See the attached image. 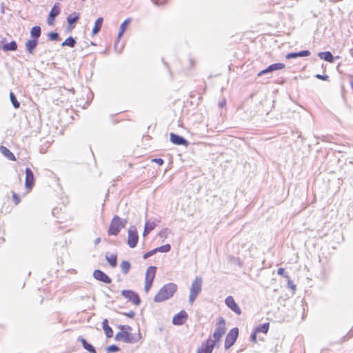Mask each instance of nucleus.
<instances>
[{"label":"nucleus","mask_w":353,"mask_h":353,"mask_svg":"<svg viewBox=\"0 0 353 353\" xmlns=\"http://www.w3.org/2000/svg\"><path fill=\"white\" fill-rule=\"evenodd\" d=\"M239 335V330L234 327L230 330L225 340V349L228 350L236 342Z\"/></svg>","instance_id":"nucleus-7"},{"label":"nucleus","mask_w":353,"mask_h":353,"mask_svg":"<svg viewBox=\"0 0 353 353\" xmlns=\"http://www.w3.org/2000/svg\"><path fill=\"white\" fill-rule=\"evenodd\" d=\"M225 104H226V100L225 99H223L221 101H220L219 103V106L222 108L225 105Z\"/></svg>","instance_id":"nucleus-46"},{"label":"nucleus","mask_w":353,"mask_h":353,"mask_svg":"<svg viewBox=\"0 0 353 353\" xmlns=\"http://www.w3.org/2000/svg\"><path fill=\"white\" fill-rule=\"evenodd\" d=\"M298 57H307L310 55V52L309 50H303L301 52H297Z\"/></svg>","instance_id":"nucleus-38"},{"label":"nucleus","mask_w":353,"mask_h":353,"mask_svg":"<svg viewBox=\"0 0 353 353\" xmlns=\"http://www.w3.org/2000/svg\"><path fill=\"white\" fill-rule=\"evenodd\" d=\"M298 57V54L297 52H291V53H288L287 55H286V58L288 59H294V58H297Z\"/></svg>","instance_id":"nucleus-39"},{"label":"nucleus","mask_w":353,"mask_h":353,"mask_svg":"<svg viewBox=\"0 0 353 353\" xmlns=\"http://www.w3.org/2000/svg\"><path fill=\"white\" fill-rule=\"evenodd\" d=\"M103 329L108 338H110L113 336V331L112 328L108 325V321L107 319H104L102 322Z\"/></svg>","instance_id":"nucleus-21"},{"label":"nucleus","mask_w":353,"mask_h":353,"mask_svg":"<svg viewBox=\"0 0 353 353\" xmlns=\"http://www.w3.org/2000/svg\"><path fill=\"white\" fill-rule=\"evenodd\" d=\"M79 341L81 342L83 348L88 350L89 352L97 353L95 348L91 344L88 343L85 339L83 337H79Z\"/></svg>","instance_id":"nucleus-19"},{"label":"nucleus","mask_w":353,"mask_h":353,"mask_svg":"<svg viewBox=\"0 0 353 353\" xmlns=\"http://www.w3.org/2000/svg\"><path fill=\"white\" fill-rule=\"evenodd\" d=\"M10 99L14 108H19V103L18 102L13 92L10 93Z\"/></svg>","instance_id":"nucleus-33"},{"label":"nucleus","mask_w":353,"mask_h":353,"mask_svg":"<svg viewBox=\"0 0 353 353\" xmlns=\"http://www.w3.org/2000/svg\"><path fill=\"white\" fill-rule=\"evenodd\" d=\"M105 259L109 263V264L112 267L114 268L117 265V256L116 254H112L108 255V254L105 255Z\"/></svg>","instance_id":"nucleus-28"},{"label":"nucleus","mask_w":353,"mask_h":353,"mask_svg":"<svg viewBox=\"0 0 353 353\" xmlns=\"http://www.w3.org/2000/svg\"><path fill=\"white\" fill-rule=\"evenodd\" d=\"M187 318V313L184 310H182L174 316L172 319V323L176 325H183L185 323Z\"/></svg>","instance_id":"nucleus-15"},{"label":"nucleus","mask_w":353,"mask_h":353,"mask_svg":"<svg viewBox=\"0 0 353 353\" xmlns=\"http://www.w3.org/2000/svg\"><path fill=\"white\" fill-rule=\"evenodd\" d=\"M37 40L36 39H30V40H28L26 43V50L29 52V53H32L33 50H34V48L37 47Z\"/></svg>","instance_id":"nucleus-23"},{"label":"nucleus","mask_w":353,"mask_h":353,"mask_svg":"<svg viewBox=\"0 0 353 353\" xmlns=\"http://www.w3.org/2000/svg\"><path fill=\"white\" fill-rule=\"evenodd\" d=\"M125 314L130 318H133L135 315V313L133 311H130V312L126 313Z\"/></svg>","instance_id":"nucleus-47"},{"label":"nucleus","mask_w":353,"mask_h":353,"mask_svg":"<svg viewBox=\"0 0 353 353\" xmlns=\"http://www.w3.org/2000/svg\"><path fill=\"white\" fill-rule=\"evenodd\" d=\"M120 328L121 332L116 334L114 339L116 341H122L125 343H132L133 336L128 332L131 330V327L129 325H121Z\"/></svg>","instance_id":"nucleus-3"},{"label":"nucleus","mask_w":353,"mask_h":353,"mask_svg":"<svg viewBox=\"0 0 353 353\" xmlns=\"http://www.w3.org/2000/svg\"><path fill=\"white\" fill-rule=\"evenodd\" d=\"M318 79L326 81L329 79V77L327 75H322V74H316L315 76Z\"/></svg>","instance_id":"nucleus-42"},{"label":"nucleus","mask_w":353,"mask_h":353,"mask_svg":"<svg viewBox=\"0 0 353 353\" xmlns=\"http://www.w3.org/2000/svg\"><path fill=\"white\" fill-rule=\"evenodd\" d=\"M0 151L8 159L12 160V161L15 160V157L13 154V153L12 152H10V150H8L6 147L2 146V145L0 146Z\"/></svg>","instance_id":"nucleus-25"},{"label":"nucleus","mask_w":353,"mask_h":353,"mask_svg":"<svg viewBox=\"0 0 353 353\" xmlns=\"http://www.w3.org/2000/svg\"><path fill=\"white\" fill-rule=\"evenodd\" d=\"M26 181H25V185L27 189H31L34 183V178L32 171L30 170V168H27L26 169Z\"/></svg>","instance_id":"nucleus-16"},{"label":"nucleus","mask_w":353,"mask_h":353,"mask_svg":"<svg viewBox=\"0 0 353 353\" xmlns=\"http://www.w3.org/2000/svg\"><path fill=\"white\" fill-rule=\"evenodd\" d=\"M269 327H270V323H263V324H261V325H258L255 328L254 331L256 333H258V332H263L264 334H266L268 332Z\"/></svg>","instance_id":"nucleus-30"},{"label":"nucleus","mask_w":353,"mask_h":353,"mask_svg":"<svg viewBox=\"0 0 353 353\" xmlns=\"http://www.w3.org/2000/svg\"><path fill=\"white\" fill-rule=\"evenodd\" d=\"M288 287L291 288L294 291L295 290L296 286L292 283V281L290 279H288Z\"/></svg>","instance_id":"nucleus-45"},{"label":"nucleus","mask_w":353,"mask_h":353,"mask_svg":"<svg viewBox=\"0 0 353 353\" xmlns=\"http://www.w3.org/2000/svg\"><path fill=\"white\" fill-rule=\"evenodd\" d=\"M3 51H14L17 49V44L14 41L6 43L2 46Z\"/></svg>","instance_id":"nucleus-27"},{"label":"nucleus","mask_w":353,"mask_h":353,"mask_svg":"<svg viewBox=\"0 0 353 353\" xmlns=\"http://www.w3.org/2000/svg\"><path fill=\"white\" fill-rule=\"evenodd\" d=\"M131 265L129 261H123L121 263V269L124 274H127L130 269Z\"/></svg>","instance_id":"nucleus-31"},{"label":"nucleus","mask_w":353,"mask_h":353,"mask_svg":"<svg viewBox=\"0 0 353 353\" xmlns=\"http://www.w3.org/2000/svg\"><path fill=\"white\" fill-rule=\"evenodd\" d=\"M250 339L254 343H256V332L255 331L251 334Z\"/></svg>","instance_id":"nucleus-44"},{"label":"nucleus","mask_w":353,"mask_h":353,"mask_svg":"<svg viewBox=\"0 0 353 353\" xmlns=\"http://www.w3.org/2000/svg\"><path fill=\"white\" fill-rule=\"evenodd\" d=\"M156 252H157V250L154 249V250L149 251V252H146L145 254H144L143 256V258L144 259H147L148 258H149L151 256H152L153 254H154Z\"/></svg>","instance_id":"nucleus-37"},{"label":"nucleus","mask_w":353,"mask_h":353,"mask_svg":"<svg viewBox=\"0 0 353 353\" xmlns=\"http://www.w3.org/2000/svg\"><path fill=\"white\" fill-rule=\"evenodd\" d=\"M83 1H84L85 0H82Z\"/></svg>","instance_id":"nucleus-51"},{"label":"nucleus","mask_w":353,"mask_h":353,"mask_svg":"<svg viewBox=\"0 0 353 353\" xmlns=\"http://www.w3.org/2000/svg\"><path fill=\"white\" fill-rule=\"evenodd\" d=\"M225 323L224 319L221 316L219 317V321L216 323L215 331L213 334V337L214 338V341H216V343L220 341L225 332Z\"/></svg>","instance_id":"nucleus-6"},{"label":"nucleus","mask_w":353,"mask_h":353,"mask_svg":"<svg viewBox=\"0 0 353 353\" xmlns=\"http://www.w3.org/2000/svg\"><path fill=\"white\" fill-rule=\"evenodd\" d=\"M76 44V41L75 39L72 37H69L68 38H67L63 43H62V46H69V47H71V48H73Z\"/></svg>","instance_id":"nucleus-32"},{"label":"nucleus","mask_w":353,"mask_h":353,"mask_svg":"<svg viewBox=\"0 0 353 353\" xmlns=\"http://www.w3.org/2000/svg\"><path fill=\"white\" fill-rule=\"evenodd\" d=\"M284 68H285V64H283V63H273V64L269 65L265 70L261 71L258 74V75L261 76L263 74H268V73H270V72H274V71H276L278 70H281Z\"/></svg>","instance_id":"nucleus-17"},{"label":"nucleus","mask_w":353,"mask_h":353,"mask_svg":"<svg viewBox=\"0 0 353 353\" xmlns=\"http://www.w3.org/2000/svg\"><path fill=\"white\" fill-rule=\"evenodd\" d=\"M48 38L51 41H58L59 39V36L57 32H51L48 34Z\"/></svg>","instance_id":"nucleus-35"},{"label":"nucleus","mask_w":353,"mask_h":353,"mask_svg":"<svg viewBox=\"0 0 353 353\" xmlns=\"http://www.w3.org/2000/svg\"><path fill=\"white\" fill-rule=\"evenodd\" d=\"M177 290V285L170 283L164 285L155 295L154 301L157 303L164 301L171 298Z\"/></svg>","instance_id":"nucleus-1"},{"label":"nucleus","mask_w":353,"mask_h":353,"mask_svg":"<svg viewBox=\"0 0 353 353\" xmlns=\"http://www.w3.org/2000/svg\"><path fill=\"white\" fill-rule=\"evenodd\" d=\"M59 4L58 3H56L51 9L48 17L47 22L49 26H52L54 24L55 18L59 14Z\"/></svg>","instance_id":"nucleus-11"},{"label":"nucleus","mask_w":353,"mask_h":353,"mask_svg":"<svg viewBox=\"0 0 353 353\" xmlns=\"http://www.w3.org/2000/svg\"><path fill=\"white\" fill-rule=\"evenodd\" d=\"M41 29L40 26H34L30 30V35L33 38V39L37 40V39L41 36Z\"/></svg>","instance_id":"nucleus-29"},{"label":"nucleus","mask_w":353,"mask_h":353,"mask_svg":"<svg viewBox=\"0 0 353 353\" xmlns=\"http://www.w3.org/2000/svg\"><path fill=\"white\" fill-rule=\"evenodd\" d=\"M215 345L216 341L208 339L202 344L201 347L198 349L197 353H212Z\"/></svg>","instance_id":"nucleus-10"},{"label":"nucleus","mask_w":353,"mask_h":353,"mask_svg":"<svg viewBox=\"0 0 353 353\" xmlns=\"http://www.w3.org/2000/svg\"><path fill=\"white\" fill-rule=\"evenodd\" d=\"M119 347L115 345H110L106 349L108 352H116L119 351Z\"/></svg>","instance_id":"nucleus-36"},{"label":"nucleus","mask_w":353,"mask_h":353,"mask_svg":"<svg viewBox=\"0 0 353 353\" xmlns=\"http://www.w3.org/2000/svg\"><path fill=\"white\" fill-rule=\"evenodd\" d=\"M103 19L102 17L98 18L94 23V28L92 29V34L95 35L99 33L101 30L102 24H103Z\"/></svg>","instance_id":"nucleus-22"},{"label":"nucleus","mask_w":353,"mask_h":353,"mask_svg":"<svg viewBox=\"0 0 353 353\" xmlns=\"http://www.w3.org/2000/svg\"><path fill=\"white\" fill-rule=\"evenodd\" d=\"M170 141L177 145H188V141L183 137L174 133H170Z\"/></svg>","instance_id":"nucleus-14"},{"label":"nucleus","mask_w":353,"mask_h":353,"mask_svg":"<svg viewBox=\"0 0 353 353\" xmlns=\"http://www.w3.org/2000/svg\"><path fill=\"white\" fill-rule=\"evenodd\" d=\"M125 226V223H122V221L118 216H115L110 223L108 234L109 235H117L121 228Z\"/></svg>","instance_id":"nucleus-5"},{"label":"nucleus","mask_w":353,"mask_h":353,"mask_svg":"<svg viewBox=\"0 0 353 353\" xmlns=\"http://www.w3.org/2000/svg\"><path fill=\"white\" fill-rule=\"evenodd\" d=\"M121 294L127 299L129 301L132 302L135 305H139L141 300L136 292L132 290H124L121 291Z\"/></svg>","instance_id":"nucleus-9"},{"label":"nucleus","mask_w":353,"mask_h":353,"mask_svg":"<svg viewBox=\"0 0 353 353\" xmlns=\"http://www.w3.org/2000/svg\"><path fill=\"white\" fill-rule=\"evenodd\" d=\"M351 87H352V88L353 90V81L351 82Z\"/></svg>","instance_id":"nucleus-50"},{"label":"nucleus","mask_w":353,"mask_h":353,"mask_svg":"<svg viewBox=\"0 0 353 353\" xmlns=\"http://www.w3.org/2000/svg\"><path fill=\"white\" fill-rule=\"evenodd\" d=\"M152 161L156 162L157 163H158L160 165H163V163L164 162L163 160L161 158L154 159H152Z\"/></svg>","instance_id":"nucleus-43"},{"label":"nucleus","mask_w":353,"mask_h":353,"mask_svg":"<svg viewBox=\"0 0 353 353\" xmlns=\"http://www.w3.org/2000/svg\"><path fill=\"white\" fill-rule=\"evenodd\" d=\"M139 239L137 228L135 226H130L128 230V244L133 248L136 247Z\"/></svg>","instance_id":"nucleus-8"},{"label":"nucleus","mask_w":353,"mask_h":353,"mask_svg":"<svg viewBox=\"0 0 353 353\" xmlns=\"http://www.w3.org/2000/svg\"><path fill=\"white\" fill-rule=\"evenodd\" d=\"M225 303L227 306L231 309L233 312H234L236 314H241V310L239 305L236 303L234 298L232 296H228L225 300Z\"/></svg>","instance_id":"nucleus-13"},{"label":"nucleus","mask_w":353,"mask_h":353,"mask_svg":"<svg viewBox=\"0 0 353 353\" xmlns=\"http://www.w3.org/2000/svg\"><path fill=\"white\" fill-rule=\"evenodd\" d=\"M93 276L95 279L107 284L112 282L111 279L105 273L99 270H95L93 272Z\"/></svg>","instance_id":"nucleus-12"},{"label":"nucleus","mask_w":353,"mask_h":353,"mask_svg":"<svg viewBox=\"0 0 353 353\" xmlns=\"http://www.w3.org/2000/svg\"><path fill=\"white\" fill-rule=\"evenodd\" d=\"M155 249L157 250V252H168L171 249V246L170 244H165Z\"/></svg>","instance_id":"nucleus-34"},{"label":"nucleus","mask_w":353,"mask_h":353,"mask_svg":"<svg viewBox=\"0 0 353 353\" xmlns=\"http://www.w3.org/2000/svg\"><path fill=\"white\" fill-rule=\"evenodd\" d=\"M155 226H156V224L154 222H151L150 221H146L145 224L143 235L144 236H147L150 232V231H152V230L154 229Z\"/></svg>","instance_id":"nucleus-24"},{"label":"nucleus","mask_w":353,"mask_h":353,"mask_svg":"<svg viewBox=\"0 0 353 353\" xmlns=\"http://www.w3.org/2000/svg\"><path fill=\"white\" fill-rule=\"evenodd\" d=\"M318 56L320 59H323L327 62H330V63L334 62V57L332 54V53L329 51L319 52L318 54Z\"/></svg>","instance_id":"nucleus-18"},{"label":"nucleus","mask_w":353,"mask_h":353,"mask_svg":"<svg viewBox=\"0 0 353 353\" xmlns=\"http://www.w3.org/2000/svg\"><path fill=\"white\" fill-rule=\"evenodd\" d=\"M277 273L279 275L283 276L289 279V276L288 275H285V269L284 268H279Z\"/></svg>","instance_id":"nucleus-41"},{"label":"nucleus","mask_w":353,"mask_h":353,"mask_svg":"<svg viewBox=\"0 0 353 353\" xmlns=\"http://www.w3.org/2000/svg\"><path fill=\"white\" fill-rule=\"evenodd\" d=\"M100 242H101V239H100V238H97V239H96V240L94 241V244H95V245H97V244H99Z\"/></svg>","instance_id":"nucleus-48"},{"label":"nucleus","mask_w":353,"mask_h":353,"mask_svg":"<svg viewBox=\"0 0 353 353\" xmlns=\"http://www.w3.org/2000/svg\"><path fill=\"white\" fill-rule=\"evenodd\" d=\"M202 289V279L200 276H196L192 281L190 290L189 302L192 304L196 299L198 294L201 292Z\"/></svg>","instance_id":"nucleus-2"},{"label":"nucleus","mask_w":353,"mask_h":353,"mask_svg":"<svg viewBox=\"0 0 353 353\" xmlns=\"http://www.w3.org/2000/svg\"><path fill=\"white\" fill-rule=\"evenodd\" d=\"M130 22V19H127L121 24L117 37L118 40L123 36Z\"/></svg>","instance_id":"nucleus-26"},{"label":"nucleus","mask_w":353,"mask_h":353,"mask_svg":"<svg viewBox=\"0 0 353 353\" xmlns=\"http://www.w3.org/2000/svg\"><path fill=\"white\" fill-rule=\"evenodd\" d=\"M70 92H72V93H74V88H72L70 90H69Z\"/></svg>","instance_id":"nucleus-49"},{"label":"nucleus","mask_w":353,"mask_h":353,"mask_svg":"<svg viewBox=\"0 0 353 353\" xmlns=\"http://www.w3.org/2000/svg\"><path fill=\"white\" fill-rule=\"evenodd\" d=\"M79 19V14L77 13V12H73L72 14H71L70 15H69L67 17V21L69 23V25L70 26V28H74L73 25L77 22Z\"/></svg>","instance_id":"nucleus-20"},{"label":"nucleus","mask_w":353,"mask_h":353,"mask_svg":"<svg viewBox=\"0 0 353 353\" xmlns=\"http://www.w3.org/2000/svg\"><path fill=\"white\" fill-rule=\"evenodd\" d=\"M156 270L157 268L155 266H150L146 270L144 287V290L146 293L149 292L150 288L152 287L156 275Z\"/></svg>","instance_id":"nucleus-4"},{"label":"nucleus","mask_w":353,"mask_h":353,"mask_svg":"<svg viewBox=\"0 0 353 353\" xmlns=\"http://www.w3.org/2000/svg\"><path fill=\"white\" fill-rule=\"evenodd\" d=\"M12 199L16 205L19 203L20 199H19V196L15 192L12 193Z\"/></svg>","instance_id":"nucleus-40"}]
</instances>
